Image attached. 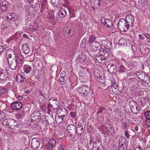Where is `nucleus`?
<instances>
[{
	"instance_id": "obj_1",
	"label": "nucleus",
	"mask_w": 150,
	"mask_h": 150,
	"mask_svg": "<svg viewBox=\"0 0 150 150\" xmlns=\"http://www.w3.org/2000/svg\"><path fill=\"white\" fill-rule=\"evenodd\" d=\"M124 18L120 19L117 23V27L121 31L126 32L127 31L130 26L126 23Z\"/></svg>"
},
{
	"instance_id": "obj_2",
	"label": "nucleus",
	"mask_w": 150,
	"mask_h": 150,
	"mask_svg": "<svg viewBox=\"0 0 150 150\" xmlns=\"http://www.w3.org/2000/svg\"><path fill=\"white\" fill-rule=\"evenodd\" d=\"M93 74L96 80L100 83H104L105 82V79L103 75L100 73L99 70L98 69L94 70Z\"/></svg>"
},
{
	"instance_id": "obj_3",
	"label": "nucleus",
	"mask_w": 150,
	"mask_h": 150,
	"mask_svg": "<svg viewBox=\"0 0 150 150\" xmlns=\"http://www.w3.org/2000/svg\"><path fill=\"white\" fill-rule=\"evenodd\" d=\"M74 32L73 30L69 27H65L62 29V33L64 36L67 38L72 37Z\"/></svg>"
},
{
	"instance_id": "obj_4",
	"label": "nucleus",
	"mask_w": 150,
	"mask_h": 150,
	"mask_svg": "<svg viewBox=\"0 0 150 150\" xmlns=\"http://www.w3.org/2000/svg\"><path fill=\"white\" fill-rule=\"evenodd\" d=\"M49 104L52 108L57 110L59 106V103L58 100L56 98H52L49 100Z\"/></svg>"
},
{
	"instance_id": "obj_5",
	"label": "nucleus",
	"mask_w": 150,
	"mask_h": 150,
	"mask_svg": "<svg viewBox=\"0 0 150 150\" xmlns=\"http://www.w3.org/2000/svg\"><path fill=\"white\" fill-rule=\"evenodd\" d=\"M78 91L80 96H84L89 93L90 91V88L86 85H83L79 88Z\"/></svg>"
},
{
	"instance_id": "obj_6",
	"label": "nucleus",
	"mask_w": 150,
	"mask_h": 150,
	"mask_svg": "<svg viewBox=\"0 0 150 150\" xmlns=\"http://www.w3.org/2000/svg\"><path fill=\"white\" fill-rule=\"evenodd\" d=\"M132 106L130 107V110L133 114H137L138 113V112L140 111L141 108L139 106L137 105V103H135L133 101H131L129 102V103H133Z\"/></svg>"
},
{
	"instance_id": "obj_7",
	"label": "nucleus",
	"mask_w": 150,
	"mask_h": 150,
	"mask_svg": "<svg viewBox=\"0 0 150 150\" xmlns=\"http://www.w3.org/2000/svg\"><path fill=\"white\" fill-rule=\"evenodd\" d=\"M67 131L70 134V136L72 137L76 134V126L73 124H69L67 127Z\"/></svg>"
},
{
	"instance_id": "obj_8",
	"label": "nucleus",
	"mask_w": 150,
	"mask_h": 150,
	"mask_svg": "<svg viewBox=\"0 0 150 150\" xmlns=\"http://www.w3.org/2000/svg\"><path fill=\"white\" fill-rule=\"evenodd\" d=\"M126 23L128 24L130 27H132L134 21V19L133 16L131 14H128L127 15L125 18H124Z\"/></svg>"
},
{
	"instance_id": "obj_9",
	"label": "nucleus",
	"mask_w": 150,
	"mask_h": 150,
	"mask_svg": "<svg viewBox=\"0 0 150 150\" xmlns=\"http://www.w3.org/2000/svg\"><path fill=\"white\" fill-rule=\"evenodd\" d=\"M100 21L101 23L107 28H110L112 26V21L109 19L105 18L104 17L101 18Z\"/></svg>"
},
{
	"instance_id": "obj_10",
	"label": "nucleus",
	"mask_w": 150,
	"mask_h": 150,
	"mask_svg": "<svg viewBox=\"0 0 150 150\" xmlns=\"http://www.w3.org/2000/svg\"><path fill=\"white\" fill-rule=\"evenodd\" d=\"M96 148V150H103V146L100 141L97 139L93 142L92 149L93 150Z\"/></svg>"
},
{
	"instance_id": "obj_11",
	"label": "nucleus",
	"mask_w": 150,
	"mask_h": 150,
	"mask_svg": "<svg viewBox=\"0 0 150 150\" xmlns=\"http://www.w3.org/2000/svg\"><path fill=\"white\" fill-rule=\"evenodd\" d=\"M8 64L10 68L12 70H14L17 67L16 59H8Z\"/></svg>"
},
{
	"instance_id": "obj_12",
	"label": "nucleus",
	"mask_w": 150,
	"mask_h": 150,
	"mask_svg": "<svg viewBox=\"0 0 150 150\" xmlns=\"http://www.w3.org/2000/svg\"><path fill=\"white\" fill-rule=\"evenodd\" d=\"M8 73L6 69H0V82L4 80L7 78Z\"/></svg>"
},
{
	"instance_id": "obj_13",
	"label": "nucleus",
	"mask_w": 150,
	"mask_h": 150,
	"mask_svg": "<svg viewBox=\"0 0 150 150\" xmlns=\"http://www.w3.org/2000/svg\"><path fill=\"white\" fill-rule=\"evenodd\" d=\"M11 106L13 110H18L21 108L22 104L19 101H14L11 103Z\"/></svg>"
},
{
	"instance_id": "obj_14",
	"label": "nucleus",
	"mask_w": 150,
	"mask_h": 150,
	"mask_svg": "<svg viewBox=\"0 0 150 150\" xmlns=\"http://www.w3.org/2000/svg\"><path fill=\"white\" fill-rule=\"evenodd\" d=\"M40 144V141L37 138H33L31 141V145L32 148L37 149L39 147Z\"/></svg>"
},
{
	"instance_id": "obj_15",
	"label": "nucleus",
	"mask_w": 150,
	"mask_h": 150,
	"mask_svg": "<svg viewBox=\"0 0 150 150\" xmlns=\"http://www.w3.org/2000/svg\"><path fill=\"white\" fill-rule=\"evenodd\" d=\"M57 114L63 117L66 118V116L68 114V111L64 108L59 109L57 111Z\"/></svg>"
},
{
	"instance_id": "obj_16",
	"label": "nucleus",
	"mask_w": 150,
	"mask_h": 150,
	"mask_svg": "<svg viewBox=\"0 0 150 150\" xmlns=\"http://www.w3.org/2000/svg\"><path fill=\"white\" fill-rule=\"evenodd\" d=\"M68 9L67 8H61L58 13V14L61 18H63L67 15Z\"/></svg>"
},
{
	"instance_id": "obj_17",
	"label": "nucleus",
	"mask_w": 150,
	"mask_h": 150,
	"mask_svg": "<svg viewBox=\"0 0 150 150\" xmlns=\"http://www.w3.org/2000/svg\"><path fill=\"white\" fill-rule=\"evenodd\" d=\"M107 68L108 71L111 74H114L117 71L116 65L114 64H108Z\"/></svg>"
},
{
	"instance_id": "obj_18",
	"label": "nucleus",
	"mask_w": 150,
	"mask_h": 150,
	"mask_svg": "<svg viewBox=\"0 0 150 150\" xmlns=\"http://www.w3.org/2000/svg\"><path fill=\"white\" fill-rule=\"evenodd\" d=\"M10 6V4L9 2L6 1H4L2 4V6L1 8V11L4 12H6Z\"/></svg>"
},
{
	"instance_id": "obj_19",
	"label": "nucleus",
	"mask_w": 150,
	"mask_h": 150,
	"mask_svg": "<svg viewBox=\"0 0 150 150\" xmlns=\"http://www.w3.org/2000/svg\"><path fill=\"white\" fill-rule=\"evenodd\" d=\"M47 1L46 0L44 3L42 4L41 7L40 12L43 14H47L49 10L47 8Z\"/></svg>"
},
{
	"instance_id": "obj_20",
	"label": "nucleus",
	"mask_w": 150,
	"mask_h": 150,
	"mask_svg": "<svg viewBox=\"0 0 150 150\" xmlns=\"http://www.w3.org/2000/svg\"><path fill=\"white\" fill-rule=\"evenodd\" d=\"M139 79H141L143 81L147 82V80H149V78L147 75L144 71H141L140 74L139 75Z\"/></svg>"
},
{
	"instance_id": "obj_21",
	"label": "nucleus",
	"mask_w": 150,
	"mask_h": 150,
	"mask_svg": "<svg viewBox=\"0 0 150 150\" xmlns=\"http://www.w3.org/2000/svg\"><path fill=\"white\" fill-rule=\"evenodd\" d=\"M106 1V0H91V4H93L95 6L98 5L100 6L103 4Z\"/></svg>"
},
{
	"instance_id": "obj_22",
	"label": "nucleus",
	"mask_w": 150,
	"mask_h": 150,
	"mask_svg": "<svg viewBox=\"0 0 150 150\" xmlns=\"http://www.w3.org/2000/svg\"><path fill=\"white\" fill-rule=\"evenodd\" d=\"M93 44L94 45L91 46L90 48V50L91 51H93V50H94V51H96V50L100 49L101 46L100 43L96 41H95Z\"/></svg>"
},
{
	"instance_id": "obj_23",
	"label": "nucleus",
	"mask_w": 150,
	"mask_h": 150,
	"mask_svg": "<svg viewBox=\"0 0 150 150\" xmlns=\"http://www.w3.org/2000/svg\"><path fill=\"white\" fill-rule=\"evenodd\" d=\"M105 59L103 58V57L100 55L99 54L95 56L94 58V60L96 62L98 63H102L105 61Z\"/></svg>"
},
{
	"instance_id": "obj_24",
	"label": "nucleus",
	"mask_w": 150,
	"mask_h": 150,
	"mask_svg": "<svg viewBox=\"0 0 150 150\" xmlns=\"http://www.w3.org/2000/svg\"><path fill=\"white\" fill-rule=\"evenodd\" d=\"M66 120V118L60 116L56 114L55 115V121L56 123L57 124H61L64 121Z\"/></svg>"
},
{
	"instance_id": "obj_25",
	"label": "nucleus",
	"mask_w": 150,
	"mask_h": 150,
	"mask_svg": "<svg viewBox=\"0 0 150 150\" xmlns=\"http://www.w3.org/2000/svg\"><path fill=\"white\" fill-rule=\"evenodd\" d=\"M99 54L103 57V58H104L105 59L108 57L109 55L108 52L104 50L103 48H101L100 49L99 52Z\"/></svg>"
},
{
	"instance_id": "obj_26",
	"label": "nucleus",
	"mask_w": 150,
	"mask_h": 150,
	"mask_svg": "<svg viewBox=\"0 0 150 150\" xmlns=\"http://www.w3.org/2000/svg\"><path fill=\"white\" fill-rule=\"evenodd\" d=\"M17 81L18 83H22L24 81H26V80L25 78L22 75L18 74L16 77Z\"/></svg>"
},
{
	"instance_id": "obj_27",
	"label": "nucleus",
	"mask_w": 150,
	"mask_h": 150,
	"mask_svg": "<svg viewBox=\"0 0 150 150\" xmlns=\"http://www.w3.org/2000/svg\"><path fill=\"white\" fill-rule=\"evenodd\" d=\"M22 49L24 53L28 54L30 51V49L29 48L27 44H25L22 47Z\"/></svg>"
},
{
	"instance_id": "obj_28",
	"label": "nucleus",
	"mask_w": 150,
	"mask_h": 150,
	"mask_svg": "<svg viewBox=\"0 0 150 150\" xmlns=\"http://www.w3.org/2000/svg\"><path fill=\"white\" fill-rule=\"evenodd\" d=\"M8 17L10 19L9 20H12V21H15L17 20L18 16L16 13H12L9 15Z\"/></svg>"
},
{
	"instance_id": "obj_29",
	"label": "nucleus",
	"mask_w": 150,
	"mask_h": 150,
	"mask_svg": "<svg viewBox=\"0 0 150 150\" xmlns=\"http://www.w3.org/2000/svg\"><path fill=\"white\" fill-rule=\"evenodd\" d=\"M76 133L80 136H81L84 133V129L83 127H76Z\"/></svg>"
},
{
	"instance_id": "obj_30",
	"label": "nucleus",
	"mask_w": 150,
	"mask_h": 150,
	"mask_svg": "<svg viewBox=\"0 0 150 150\" xmlns=\"http://www.w3.org/2000/svg\"><path fill=\"white\" fill-rule=\"evenodd\" d=\"M104 43L105 44L104 45V48L105 49L108 50L110 49L111 47V43L110 42L109 40H104Z\"/></svg>"
},
{
	"instance_id": "obj_31",
	"label": "nucleus",
	"mask_w": 150,
	"mask_h": 150,
	"mask_svg": "<svg viewBox=\"0 0 150 150\" xmlns=\"http://www.w3.org/2000/svg\"><path fill=\"white\" fill-rule=\"evenodd\" d=\"M118 44L121 46H126L127 45V42L125 38H122L119 40Z\"/></svg>"
},
{
	"instance_id": "obj_32",
	"label": "nucleus",
	"mask_w": 150,
	"mask_h": 150,
	"mask_svg": "<svg viewBox=\"0 0 150 150\" xmlns=\"http://www.w3.org/2000/svg\"><path fill=\"white\" fill-rule=\"evenodd\" d=\"M23 68L24 72L26 74L29 73L31 70V67L30 66L28 65H24Z\"/></svg>"
},
{
	"instance_id": "obj_33",
	"label": "nucleus",
	"mask_w": 150,
	"mask_h": 150,
	"mask_svg": "<svg viewBox=\"0 0 150 150\" xmlns=\"http://www.w3.org/2000/svg\"><path fill=\"white\" fill-rule=\"evenodd\" d=\"M16 121L12 119H11L9 125V128L11 129L14 128L16 123Z\"/></svg>"
},
{
	"instance_id": "obj_34",
	"label": "nucleus",
	"mask_w": 150,
	"mask_h": 150,
	"mask_svg": "<svg viewBox=\"0 0 150 150\" xmlns=\"http://www.w3.org/2000/svg\"><path fill=\"white\" fill-rule=\"evenodd\" d=\"M145 2L143 1H142V0L141 1L140 0L139 1L138 3V5L139 8L143 9L145 8Z\"/></svg>"
},
{
	"instance_id": "obj_35",
	"label": "nucleus",
	"mask_w": 150,
	"mask_h": 150,
	"mask_svg": "<svg viewBox=\"0 0 150 150\" xmlns=\"http://www.w3.org/2000/svg\"><path fill=\"white\" fill-rule=\"evenodd\" d=\"M40 116H31V119L32 120L35 121L36 122H39L41 120Z\"/></svg>"
},
{
	"instance_id": "obj_36",
	"label": "nucleus",
	"mask_w": 150,
	"mask_h": 150,
	"mask_svg": "<svg viewBox=\"0 0 150 150\" xmlns=\"http://www.w3.org/2000/svg\"><path fill=\"white\" fill-rule=\"evenodd\" d=\"M127 71V69L125 66L123 65H121L119 68V72L123 73L126 72Z\"/></svg>"
},
{
	"instance_id": "obj_37",
	"label": "nucleus",
	"mask_w": 150,
	"mask_h": 150,
	"mask_svg": "<svg viewBox=\"0 0 150 150\" xmlns=\"http://www.w3.org/2000/svg\"><path fill=\"white\" fill-rule=\"evenodd\" d=\"M48 142L54 147H55L56 145V140L53 139H51Z\"/></svg>"
},
{
	"instance_id": "obj_38",
	"label": "nucleus",
	"mask_w": 150,
	"mask_h": 150,
	"mask_svg": "<svg viewBox=\"0 0 150 150\" xmlns=\"http://www.w3.org/2000/svg\"><path fill=\"white\" fill-rule=\"evenodd\" d=\"M126 140L125 138L121 136L119 138L118 143L119 144H125L126 143Z\"/></svg>"
},
{
	"instance_id": "obj_39",
	"label": "nucleus",
	"mask_w": 150,
	"mask_h": 150,
	"mask_svg": "<svg viewBox=\"0 0 150 150\" xmlns=\"http://www.w3.org/2000/svg\"><path fill=\"white\" fill-rule=\"evenodd\" d=\"M105 111V108L103 107H100L98 109V111L97 112L98 115L100 113H102Z\"/></svg>"
},
{
	"instance_id": "obj_40",
	"label": "nucleus",
	"mask_w": 150,
	"mask_h": 150,
	"mask_svg": "<svg viewBox=\"0 0 150 150\" xmlns=\"http://www.w3.org/2000/svg\"><path fill=\"white\" fill-rule=\"evenodd\" d=\"M115 83H114V82H112V83L113 82V83H112L111 85V88L112 89V91H113V89H117L118 90V89L117 88H118V84L116 83L115 81H114Z\"/></svg>"
},
{
	"instance_id": "obj_41",
	"label": "nucleus",
	"mask_w": 150,
	"mask_h": 150,
	"mask_svg": "<svg viewBox=\"0 0 150 150\" xmlns=\"http://www.w3.org/2000/svg\"><path fill=\"white\" fill-rule=\"evenodd\" d=\"M126 143L121 144L119 146V150H125L127 148Z\"/></svg>"
},
{
	"instance_id": "obj_42",
	"label": "nucleus",
	"mask_w": 150,
	"mask_h": 150,
	"mask_svg": "<svg viewBox=\"0 0 150 150\" xmlns=\"http://www.w3.org/2000/svg\"><path fill=\"white\" fill-rule=\"evenodd\" d=\"M15 53V52L13 50V49H10L7 50L6 51V54L7 56L11 54H13V53Z\"/></svg>"
},
{
	"instance_id": "obj_43",
	"label": "nucleus",
	"mask_w": 150,
	"mask_h": 150,
	"mask_svg": "<svg viewBox=\"0 0 150 150\" xmlns=\"http://www.w3.org/2000/svg\"><path fill=\"white\" fill-rule=\"evenodd\" d=\"M40 111L38 110H36L31 114V116H40Z\"/></svg>"
},
{
	"instance_id": "obj_44",
	"label": "nucleus",
	"mask_w": 150,
	"mask_h": 150,
	"mask_svg": "<svg viewBox=\"0 0 150 150\" xmlns=\"http://www.w3.org/2000/svg\"><path fill=\"white\" fill-rule=\"evenodd\" d=\"M87 39L86 38H83L81 41V46L82 47H86Z\"/></svg>"
},
{
	"instance_id": "obj_45",
	"label": "nucleus",
	"mask_w": 150,
	"mask_h": 150,
	"mask_svg": "<svg viewBox=\"0 0 150 150\" xmlns=\"http://www.w3.org/2000/svg\"><path fill=\"white\" fill-rule=\"evenodd\" d=\"M45 147L48 150H52L53 147H54L50 145V144L48 142L46 144Z\"/></svg>"
},
{
	"instance_id": "obj_46",
	"label": "nucleus",
	"mask_w": 150,
	"mask_h": 150,
	"mask_svg": "<svg viewBox=\"0 0 150 150\" xmlns=\"http://www.w3.org/2000/svg\"><path fill=\"white\" fill-rule=\"evenodd\" d=\"M96 38H95L93 35H91L90 37L89 42L90 43H94Z\"/></svg>"
},
{
	"instance_id": "obj_47",
	"label": "nucleus",
	"mask_w": 150,
	"mask_h": 150,
	"mask_svg": "<svg viewBox=\"0 0 150 150\" xmlns=\"http://www.w3.org/2000/svg\"><path fill=\"white\" fill-rule=\"evenodd\" d=\"M37 2V3L35 2V4H34L35 6V10L36 11L39 10L40 8V5L39 2L38 1Z\"/></svg>"
},
{
	"instance_id": "obj_48",
	"label": "nucleus",
	"mask_w": 150,
	"mask_h": 150,
	"mask_svg": "<svg viewBox=\"0 0 150 150\" xmlns=\"http://www.w3.org/2000/svg\"><path fill=\"white\" fill-rule=\"evenodd\" d=\"M144 115L146 119H150V111H148L145 112Z\"/></svg>"
},
{
	"instance_id": "obj_49",
	"label": "nucleus",
	"mask_w": 150,
	"mask_h": 150,
	"mask_svg": "<svg viewBox=\"0 0 150 150\" xmlns=\"http://www.w3.org/2000/svg\"><path fill=\"white\" fill-rule=\"evenodd\" d=\"M7 57H8L7 59L8 61V59H16L15 53H13V55L12 54H11L7 56Z\"/></svg>"
},
{
	"instance_id": "obj_50",
	"label": "nucleus",
	"mask_w": 150,
	"mask_h": 150,
	"mask_svg": "<svg viewBox=\"0 0 150 150\" xmlns=\"http://www.w3.org/2000/svg\"><path fill=\"white\" fill-rule=\"evenodd\" d=\"M47 121L48 123H49V124H52L54 123V118L50 116L49 117L47 120Z\"/></svg>"
},
{
	"instance_id": "obj_51",
	"label": "nucleus",
	"mask_w": 150,
	"mask_h": 150,
	"mask_svg": "<svg viewBox=\"0 0 150 150\" xmlns=\"http://www.w3.org/2000/svg\"><path fill=\"white\" fill-rule=\"evenodd\" d=\"M11 118H9L3 121V123L6 125L9 126Z\"/></svg>"
},
{
	"instance_id": "obj_52",
	"label": "nucleus",
	"mask_w": 150,
	"mask_h": 150,
	"mask_svg": "<svg viewBox=\"0 0 150 150\" xmlns=\"http://www.w3.org/2000/svg\"><path fill=\"white\" fill-rule=\"evenodd\" d=\"M21 34L19 33H16L15 34V35L13 36L14 38L15 39H18L19 38L21 37Z\"/></svg>"
},
{
	"instance_id": "obj_53",
	"label": "nucleus",
	"mask_w": 150,
	"mask_h": 150,
	"mask_svg": "<svg viewBox=\"0 0 150 150\" xmlns=\"http://www.w3.org/2000/svg\"><path fill=\"white\" fill-rule=\"evenodd\" d=\"M64 144L62 143H60L59 145L58 149V150H64Z\"/></svg>"
},
{
	"instance_id": "obj_54",
	"label": "nucleus",
	"mask_w": 150,
	"mask_h": 150,
	"mask_svg": "<svg viewBox=\"0 0 150 150\" xmlns=\"http://www.w3.org/2000/svg\"><path fill=\"white\" fill-rule=\"evenodd\" d=\"M50 22L52 24H55V19L54 18V16L52 17H51L48 19Z\"/></svg>"
},
{
	"instance_id": "obj_55",
	"label": "nucleus",
	"mask_w": 150,
	"mask_h": 150,
	"mask_svg": "<svg viewBox=\"0 0 150 150\" xmlns=\"http://www.w3.org/2000/svg\"><path fill=\"white\" fill-rule=\"evenodd\" d=\"M40 108L42 111H45L46 110L47 106L45 104H44L42 105H41Z\"/></svg>"
},
{
	"instance_id": "obj_56",
	"label": "nucleus",
	"mask_w": 150,
	"mask_h": 150,
	"mask_svg": "<svg viewBox=\"0 0 150 150\" xmlns=\"http://www.w3.org/2000/svg\"><path fill=\"white\" fill-rule=\"evenodd\" d=\"M115 114L118 117L120 116L121 115L120 114V112L119 109L118 108H116L115 110Z\"/></svg>"
},
{
	"instance_id": "obj_57",
	"label": "nucleus",
	"mask_w": 150,
	"mask_h": 150,
	"mask_svg": "<svg viewBox=\"0 0 150 150\" xmlns=\"http://www.w3.org/2000/svg\"><path fill=\"white\" fill-rule=\"evenodd\" d=\"M59 81L60 82V83L62 85H63L66 82L65 80L64 79V78L59 77Z\"/></svg>"
},
{
	"instance_id": "obj_58",
	"label": "nucleus",
	"mask_w": 150,
	"mask_h": 150,
	"mask_svg": "<svg viewBox=\"0 0 150 150\" xmlns=\"http://www.w3.org/2000/svg\"><path fill=\"white\" fill-rule=\"evenodd\" d=\"M89 54L90 56L91 57H95L96 55V51H94V50H93V51H91V52H89Z\"/></svg>"
},
{
	"instance_id": "obj_59",
	"label": "nucleus",
	"mask_w": 150,
	"mask_h": 150,
	"mask_svg": "<svg viewBox=\"0 0 150 150\" xmlns=\"http://www.w3.org/2000/svg\"><path fill=\"white\" fill-rule=\"evenodd\" d=\"M6 90L5 88H1L0 89V94L1 96L2 94H4L6 92Z\"/></svg>"
},
{
	"instance_id": "obj_60",
	"label": "nucleus",
	"mask_w": 150,
	"mask_h": 150,
	"mask_svg": "<svg viewBox=\"0 0 150 150\" xmlns=\"http://www.w3.org/2000/svg\"><path fill=\"white\" fill-rule=\"evenodd\" d=\"M71 117L73 118H75L76 117V112H71L70 114Z\"/></svg>"
},
{
	"instance_id": "obj_61",
	"label": "nucleus",
	"mask_w": 150,
	"mask_h": 150,
	"mask_svg": "<svg viewBox=\"0 0 150 150\" xmlns=\"http://www.w3.org/2000/svg\"><path fill=\"white\" fill-rule=\"evenodd\" d=\"M23 127V125L21 123H19L16 121V123L15 125V127H16L18 128H21L22 127Z\"/></svg>"
},
{
	"instance_id": "obj_62",
	"label": "nucleus",
	"mask_w": 150,
	"mask_h": 150,
	"mask_svg": "<svg viewBox=\"0 0 150 150\" xmlns=\"http://www.w3.org/2000/svg\"><path fill=\"white\" fill-rule=\"evenodd\" d=\"M145 124L148 127L150 126V119H146L145 120Z\"/></svg>"
},
{
	"instance_id": "obj_63",
	"label": "nucleus",
	"mask_w": 150,
	"mask_h": 150,
	"mask_svg": "<svg viewBox=\"0 0 150 150\" xmlns=\"http://www.w3.org/2000/svg\"><path fill=\"white\" fill-rule=\"evenodd\" d=\"M66 75V71H63L61 74L60 77L64 78L65 77Z\"/></svg>"
},
{
	"instance_id": "obj_64",
	"label": "nucleus",
	"mask_w": 150,
	"mask_h": 150,
	"mask_svg": "<svg viewBox=\"0 0 150 150\" xmlns=\"http://www.w3.org/2000/svg\"><path fill=\"white\" fill-rule=\"evenodd\" d=\"M16 62L17 63L19 64H22L23 62L22 59L21 58H18Z\"/></svg>"
}]
</instances>
